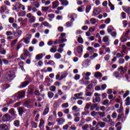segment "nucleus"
<instances>
[{
	"label": "nucleus",
	"instance_id": "obj_36",
	"mask_svg": "<svg viewBox=\"0 0 130 130\" xmlns=\"http://www.w3.org/2000/svg\"><path fill=\"white\" fill-rule=\"evenodd\" d=\"M96 113L97 114L100 115L101 117H105V112H98Z\"/></svg>",
	"mask_w": 130,
	"mask_h": 130
},
{
	"label": "nucleus",
	"instance_id": "obj_17",
	"mask_svg": "<svg viewBox=\"0 0 130 130\" xmlns=\"http://www.w3.org/2000/svg\"><path fill=\"white\" fill-rule=\"evenodd\" d=\"M128 38L127 37H125L124 35H123L120 38L121 42H126Z\"/></svg>",
	"mask_w": 130,
	"mask_h": 130
},
{
	"label": "nucleus",
	"instance_id": "obj_59",
	"mask_svg": "<svg viewBox=\"0 0 130 130\" xmlns=\"http://www.w3.org/2000/svg\"><path fill=\"white\" fill-rule=\"evenodd\" d=\"M129 95V91L127 90L126 91V92L123 95V98H125L127 97V96H128Z\"/></svg>",
	"mask_w": 130,
	"mask_h": 130
},
{
	"label": "nucleus",
	"instance_id": "obj_44",
	"mask_svg": "<svg viewBox=\"0 0 130 130\" xmlns=\"http://www.w3.org/2000/svg\"><path fill=\"white\" fill-rule=\"evenodd\" d=\"M83 130H89V125L88 124H85L82 126Z\"/></svg>",
	"mask_w": 130,
	"mask_h": 130
},
{
	"label": "nucleus",
	"instance_id": "obj_38",
	"mask_svg": "<svg viewBox=\"0 0 130 130\" xmlns=\"http://www.w3.org/2000/svg\"><path fill=\"white\" fill-rule=\"evenodd\" d=\"M117 112H118V113H123V107H122V106L120 107L119 109L117 110Z\"/></svg>",
	"mask_w": 130,
	"mask_h": 130
},
{
	"label": "nucleus",
	"instance_id": "obj_27",
	"mask_svg": "<svg viewBox=\"0 0 130 130\" xmlns=\"http://www.w3.org/2000/svg\"><path fill=\"white\" fill-rule=\"evenodd\" d=\"M7 9L8 7L6 6V5L2 6L1 7L0 12H1V13H4V12H6V11H7Z\"/></svg>",
	"mask_w": 130,
	"mask_h": 130
},
{
	"label": "nucleus",
	"instance_id": "obj_13",
	"mask_svg": "<svg viewBox=\"0 0 130 130\" xmlns=\"http://www.w3.org/2000/svg\"><path fill=\"white\" fill-rule=\"evenodd\" d=\"M61 2V6H64L65 7H67V6H69V2L68 0H59Z\"/></svg>",
	"mask_w": 130,
	"mask_h": 130
},
{
	"label": "nucleus",
	"instance_id": "obj_47",
	"mask_svg": "<svg viewBox=\"0 0 130 130\" xmlns=\"http://www.w3.org/2000/svg\"><path fill=\"white\" fill-rule=\"evenodd\" d=\"M90 23H91V24H92L93 25H95V24H96V19L95 18L90 19Z\"/></svg>",
	"mask_w": 130,
	"mask_h": 130
},
{
	"label": "nucleus",
	"instance_id": "obj_48",
	"mask_svg": "<svg viewBox=\"0 0 130 130\" xmlns=\"http://www.w3.org/2000/svg\"><path fill=\"white\" fill-rule=\"evenodd\" d=\"M91 8L92 7H91V6L90 5L87 6L86 8V10H85L86 13H89V12H90V10H91Z\"/></svg>",
	"mask_w": 130,
	"mask_h": 130
},
{
	"label": "nucleus",
	"instance_id": "obj_45",
	"mask_svg": "<svg viewBox=\"0 0 130 130\" xmlns=\"http://www.w3.org/2000/svg\"><path fill=\"white\" fill-rule=\"evenodd\" d=\"M49 10V7H42V12H47Z\"/></svg>",
	"mask_w": 130,
	"mask_h": 130
},
{
	"label": "nucleus",
	"instance_id": "obj_3",
	"mask_svg": "<svg viewBox=\"0 0 130 130\" xmlns=\"http://www.w3.org/2000/svg\"><path fill=\"white\" fill-rule=\"evenodd\" d=\"M14 97H16V100L17 99H23V98H25V91L22 90L18 92L15 95L13 96V98H14Z\"/></svg>",
	"mask_w": 130,
	"mask_h": 130
},
{
	"label": "nucleus",
	"instance_id": "obj_8",
	"mask_svg": "<svg viewBox=\"0 0 130 130\" xmlns=\"http://www.w3.org/2000/svg\"><path fill=\"white\" fill-rule=\"evenodd\" d=\"M84 95L83 92H80L79 93H76L74 94V96L77 98V99H81V100H85V99L83 97H82Z\"/></svg>",
	"mask_w": 130,
	"mask_h": 130
},
{
	"label": "nucleus",
	"instance_id": "obj_9",
	"mask_svg": "<svg viewBox=\"0 0 130 130\" xmlns=\"http://www.w3.org/2000/svg\"><path fill=\"white\" fill-rule=\"evenodd\" d=\"M11 119V116L9 114H6L3 117V121H9Z\"/></svg>",
	"mask_w": 130,
	"mask_h": 130
},
{
	"label": "nucleus",
	"instance_id": "obj_19",
	"mask_svg": "<svg viewBox=\"0 0 130 130\" xmlns=\"http://www.w3.org/2000/svg\"><path fill=\"white\" fill-rule=\"evenodd\" d=\"M8 126L5 124L0 125V130H8Z\"/></svg>",
	"mask_w": 130,
	"mask_h": 130
},
{
	"label": "nucleus",
	"instance_id": "obj_31",
	"mask_svg": "<svg viewBox=\"0 0 130 130\" xmlns=\"http://www.w3.org/2000/svg\"><path fill=\"white\" fill-rule=\"evenodd\" d=\"M114 29V28L112 27V26L111 25L109 26L107 28L108 32L109 34L111 33V32L113 31Z\"/></svg>",
	"mask_w": 130,
	"mask_h": 130
},
{
	"label": "nucleus",
	"instance_id": "obj_25",
	"mask_svg": "<svg viewBox=\"0 0 130 130\" xmlns=\"http://www.w3.org/2000/svg\"><path fill=\"white\" fill-rule=\"evenodd\" d=\"M87 50H88V51H89L90 53H94V52H95V48L92 47H88L87 48Z\"/></svg>",
	"mask_w": 130,
	"mask_h": 130
},
{
	"label": "nucleus",
	"instance_id": "obj_40",
	"mask_svg": "<svg viewBox=\"0 0 130 130\" xmlns=\"http://www.w3.org/2000/svg\"><path fill=\"white\" fill-rule=\"evenodd\" d=\"M125 105L126 106H128V105H130V98L129 96L127 97L126 99V103Z\"/></svg>",
	"mask_w": 130,
	"mask_h": 130
},
{
	"label": "nucleus",
	"instance_id": "obj_23",
	"mask_svg": "<svg viewBox=\"0 0 130 130\" xmlns=\"http://www.w3.org/2000/svg\"><path fill=\"white\" fill-rule=\"evenodd\" d=\"M56 50H57V47L53 46L52 48L50 49V51L52 53H55V52H56Z\"/></svg>",
	"mask_w": 130,
	"mask_h": 130
},
{
	"label": "nucleus",
	"instance_id": "obj_10",
	"mask_svg": "<svg viewBox=\"0 0 130 130\" xmlns=\"http://www.w3.org/2000/svg\"><path fill=\"white\" fill-rule=\"evenodd\" d=\"M57 122H58V125H61V124H63L65 122L66 120L62 118H59L56 119Z\"/></svg>",
	"mask_w": 130,
	"mask_h": 130
},
{
	"label": "nucleus",
	"instance_id": "obj_58",
	"mask_svg": "<svg viewBox=\"0 0 130 130\" xmlns=\"http://www.w3.org/2000/svg\"><path fill=\"white\" fill-rule=\"evenodd\" d=\"M14 21H15V19L13 17H10L9 18V23H10V24H13Z\"/></svg>",
	"mask_w": 130,
	"mask_h": 130
},
{
	"label": "nucleus",
	"instance_id": "obj_53",
	"mask_svg": "<svg viewBox=\"0 0 130 130\" xmlns=\"http://www.w3.org/2000/svg\"><path fill=\"white\" fill-rule=\"evenodd\" d=\"M124 115L123 114H122L121 115H118L117 120H118V121H120L121 118H122V116H124Z\"/></svg>",
	"mask_w": 130,
	"mask_h": 130
},
{
	"label": "nucleus",
	"instance_id": "obj_39",
	"mask_svg": "<svg viewBox=\"0 0 130 130\" xmlns=\"http://www.w3.org/2000/svg\"><path fill=\"white\" fill-rule=\"evenodd\" d=\"M33 6L35 7L36 8H39L40 7V4H39V3L38 2L36 1L33 3Z\"/></svg>",
	"mask_w": 130,
	"mask_h": 130
},
{
	"label": "nucleus",
	"instance_id": "obj_37",
	"mask_svg": "<svg viewBox=\"0 0 130 130\" xmlns=\"http://www.w3.org/2000/svg\"><path fill=\"white\" fill-rule=\"evenodd\" d=\"M25 15H26V12H25L24 11H22L21 12H19L18 14V17H24Z\"/></svg>",
	"mask_w": 130,
	"mask_h": 130
},
{
	"label": "nucleus",
	"instance_id": "obj_4",
	"mask_svg": "<svg viewBox=\"0 0 130 130\" xmlns=\"http://www.w3.org/2000/svg\"><path fill=\"white\" fill-rule=\"evenodd\" d=\"M75 17H77V15L76 14H72L70 16L71 21H68L66 23V26L68 28L69 27H72L73 26V22L75 21Z\"/></svg>",
	"mask_w": 130,
	"mask_h": 130
},
{
	"label": "nucleus",
	"instance_id": "obj_12",
	"mask_svg": "<svg viewBox=\"0 0 130 130\" xmlns=\"http://www.w3.org/2000/svg\"><path fill=\"white\" fill-rule=\"evenodd\" d=\"M30 82L29 81H24L21 85L19 86V88L22 89V88H25L26 86H28Z\"/></svg>",
	"mask_w": 130,
	"mask_h": 130
},
{
	"label": "nucleus",
	"instance_id": "obj_62",
	"mask_svg": "<svg viewBox=\"0 0 130 130\" xmlns=\"http://www.w3.org/2000/svg\"><path fill=\"white\" fill-rule=\"evenodd\" d=\"M92 121V118L91 117H87L85 119V121L86 122H89Z\"/></svg>",
	"mask_w": 130,
	"mask_h": 130
},
{
	"label": "nucleus",
	"instance_id": "obj_28",
	"mask_svg": "<svg viewBox=\"0 0 130 130\" xmlns=\"http://www.w3.org/2000/svg\"><path fill=\"white\" fill-rule=\"evenodd\" d=\"M36 21V17L34 16H32L31 18L29 19V22L32 24Z\"/></svg>",
	"mask_w": 130,
	"mask_h": 130
},
{
	"label": "nucleus",
	"instance_id": "obj_57",
	"mask_svg": "<svg viewBox=\"0 0 130 130\" xmlns=\"http://www.w3.org/2000/svg\"><path fill=\"white\" fill-rule=\"evenodd\" d=\"M28 94H33L34 93V89L32 88H29L28 90Z\"/></svg>",
	"mask_w": 130,
	"mask_h": 130
},
{
	"label": "nucleus",
	"instance_id": "obj_46",
	"mask_svg": "<svg viewBox=\"0 0 130 130\" xmlns=\"http://www.w3.org/2000/svg\"><path fill=\"white\" fill-rule=\"evenodd\" d=\"M113 76L115 77L116 78H119V72L117 71H115L113 73Z\"/></svg>",
	"mask_w": 130,
	"mask_h": 130
},
{
	"label": "nucleus",
	"instance_id": "obj_49",
	"mask_svg": "<svg viewBox=\"0 0 130 130\" xmlns=\"http://www.w3.org/2000/svg\"><path fill=\"white\" fill-rule=\"evenodd\" d=\"M62 108H68L69 107V103H66L61 105Z\"/></svg>",
	"mask_w": 130,
	"mask_h": 130
},
{
	"label": "nucleus",
	"instance_id": "obj_29",
	"mask_svg": "<svg viewBox=\"0 0 130 130\" xmlns=\"http://www.w3.org/2000/svg\"><path fill=\"white\" fill-rule=\"evenodd\" d=\"M123 11H124V12H125V13L128 14V15L130 14V8L129 7H125V8H123Z\"/></svg>",
	"mask_w": 130,
	"mask_h": 130
},
{
	"label": "nucleus",
	"instance_id": "obj_61",
	"mask_svg": "<svg viewBox=\"0 0 130 130\" xmlns=\"http://www.w3.org/2000/svg\"><path fill=\"white\" fill-rule=\"evenodd\" d=\"M21 47H22V44H21V43H19L16 47V50H19Z\"/></svg>",
	"mask_w": 130,
	"mask_h": 130
},
{
	"label": "nucleus",
	"instance_id": "obj_43",
	"mask_svg": "<svg viewBox=\"0 0 130 130\" xmlns=\"http://www.w3.org/2000/svg\"><path fill=\"white\" fill-rule=\"evenodd\" d=\"M47 64L50 66H55V62H54L53 60H49L48 62H47Z\"/></svg>",
	"mask_w": 130,
	"mask_h": 130
},
{
	"label": "nucleus",
	"instance_id": "obj_56",
	"mask_svg": "<svg viewBox=\"0 0 130 130\" xmlns=\"http://www.w3.org/2000/svg\"><path fill=\"white\" fill-rule=\"evenodd\" d=\"M111 36L113 37V38H116V36H117L116 32H115V31H112V32L111 33Z\"/></svg>",
	"mask_w": 130,
	"mask_h": 130
},
{
	"label": "nucleus",
	"instance_id": "obj_26",
	"mask_svg": "<svg viewBox=\"0 0 130 130\" xmlns=\"http://www.w3.org/2000/svg\"><path fill=\"white\" fill-rule=\"evenodd\" d=\"M77 10L79 12H83L85 11V6L84 5H82L80 7H78Z\"/></svg>",
	"mask_w": 130,
	"mask_h": 130
},
{
	"label": "nucleus",
	"instance_id": "obj_34",
	"mask_svg": "<svg viewBox=\"0 0 130 130\" xmlns=\"http://www.w3.org/2000/svg\"><path fill=\"white\" fill-rule=\"evenodd\" d=\"M48 96L49 98L51 99V98H53V96H54V93L51 91H49L48 92Z\"/></svg>",
	"mask_w": 130,
	"mask_h": 130
},
{
	"label": "nucleus",
	"instance_id": "obj_14",
	"mask_svg": "<svg viewBox=\"0 0 130 130\" xmlns=\"http://www.w3.org/2000/svg\"><path fill=\"white\" fill-rule=\"evenodd\" d=\"M42 25H44L45 27H47V28H49V29H50L52 27L51 24H49V23L47 22V21H44L43 22Z\"/></svg>",
	"mask_w": 130,
	"mask_h": 130
},
{
	"label": "nucleus",
	"instance_id": "obj_20",
	"mask_svg": "<svg viewBox=\"0 0 130 130\" xmlns=\"http://www.w3.org/2000/svg\"><path fill=\"white\" fill-rule=\"evenodd\" d=\"M10 113L12 115V116H14L15 118L17 117V114H16V112L15 111V109H11L10 110Z\"/></svg>",
	"mask_w": 130,
	"mask_h": 130
},
{
	"label": "nucleus",
	"instance_id": "obj_64",
	"mask_svg": "<svg viewBox=\"0 0 130 130\" xmlns=\"http://www.w3.org/2000/svg\"><path fill=\"white\" fill-rule=\"evenodd\" d=\"M62 128L63 130H68L69 129V125L66 124L63 126Z\"/></svg>",
	"mask_w": 130,
	"mask_h": 130
},
{
	"label": "nucleus",
	"instance_id": "obj_1",
	"mask_svg": "<svg viewBox=\"0 0 130 130\" xmlns=\"http://www.w3.org/2000/svg\"><path fill=\"white\" fill-rule=\"evenodd\" d=\"M15 74L16 73L13 69L7 70L6 74L5 76V80H6L7 82L13 81V80L15 79V77H16Z\"/></svg>",
	"mask_w": 130,
	"mask_h": 130
},
{
	"label": "nucleus",
	"instance_id": "obj_22",
	"mask_svg": "<svg viewBox=\"0 0 130 130\" xmlns=\"http://www.w3.org/2000/svg\"><path fill=\"white\" fill-rule=\"evenodd\" d=\"M27 55H28V53L25 52L21 55L20 58L22 59V60H24L25 58H27Z\"/></svg>",
	"mask_w": 130,
	"mask_h": 130
},
{
	"label": "nucleus",
	"instance_id": "obj_42",
	"mask_svg": "<svg viewBox=\"0 0 130 130\" xmlns=\"http://www.w3.org/2000/svg\"><path fill=\"white\" fill-rule=\"evenodd\" d=\"M77 41L79 43H80V44H83V43H84V40H83V38L81 37L78 38Z\"/></svg>",
	"mask_w": 130,
	"mask_h": 130
},
{
	"label": "nucleus",
	"instance_id": "obj_60",
	"mask_svg": "<svg viewBox=\"0 0 130 130\" xmlns=\"http://www.w3.org/2000/svg\"><path fill=\"white\" fill-rule=\"evenodd\" d=\"M121 16L122 19H125L126 18V14L124 12H122L121 13Z\"/></svg>",
	"mask_w": 130,
	"mask_h": 130
},
{
	"label": "nucleus",
	"instance_id": "obj_55",
	"mask_svg": "<svg viewBox=\"0 0 130 130\" xmlns=\"http://www.w3.org/2000/svg\"><path fill=\"white\" fill-rule=\"evenodd\" d=\"M17 41H18V39L13 40L11 43L12 47H14L15 46V44L17 43Z\"/></svg>",
	"mask_w": 130,
	"mask_h": 130
},
{
	"label": "nucleus",
	"instance_id": "obj_11",
	"mask_svg": "<svg viewBox=\"0 0 130 130\" xmlns=\"http://www.w3.org/2000/svg\"><path fill=\"white\" fill-rule=\"evenodd\" d=\"M59 6V2L58 1H55L52 3V9H56Z\"/></svg>",
	"mask_w": 130,
	"mask_h": 130
},
{
	"label": "nucleus",
	"instance_id": "obj_41",
	"mask_svg": "<svg viewBox=\"0 0 130 130\" xmlns=\"http://www.w3.org/2000/svg\"><path fill=\"white\" fill-rule=\"evenodd\" d=\"M108 5H109V7H110L111 11H113V10H114V6L112 5V3H111L110 1H109Z\"/></svg>",
	"mask_w": 130,
	"mask_h": 130
},
{
	"label": "nucleus",
	"instance_id": "obj_2",
	"mask_svg": "<svg viewBox=\"0 0 130 130\" xmlns=\"http://www.w3.org/2000/svg\"><path fill=\"white\" fill-rule=\"evenodd\" d=\"M13 11H16V12H19L21 9H22V11H25V6L20 4V3H16L15 5L12 6Z\"/></svg>",
	"mask_w": 130,
	"mask_h": 130
},
{
	"label": "nucleus",
	"instance_id": "obj_51",
	"mask_svg": "<svg viewBox=\"0 0 130 130\" xmlns=\"http://www.w3.org/2000/svg\"><path fill=\"white\" fill-rule=\"evenodd\" d=\"M124 62H125L124 59L123 58L119 59L118 62L120 64H123V63H124Z\"/></svg>",
	"mask_w": 130,
	"mask_h": 130
},
{
	"label": "nucleus",
	"instance_id": "obj_7",
	"mask_svg": "<svg viewBox=\"0 0 130 130\" xmlns=\"http://www.w3.org/2000/svg\"><path fill=\"white\" fill-rule=\"evenodd\" d=\"M103 41L105 42V43H107V45L109 46L110 45V39L109 38V36H105L103 38Z\"/></svg>",
	"mask_w": 130,
	"mask_h": 130
},
{
	"label": "nucleus",
	"instance_id": "obj_63",
	"mask_svg": "<svg viewBox=\"0 0 130 130\" xmlns=\"http://www.w3.org/2000/svg\"><path fill=\"white\" fill-rule=\"evenodd\" d=\"M112 118H116L117 117V113L116 112H113L112 114Z\"/></svg>",
	"mask_w": 130,
	"mask_h": 130
},
{
	"label": "nucleus",
	"instance_id": "obj_35",
	"mask_svg": "<svg viewBox=\"0 0 130 130\" xmlns=\"http://www.w3.org/2000/svg\"><path fill=\"white\" fill-rule=\"evenodd\" d=\"M18 112H19V115H22V114H23V112H24V108L23 107L19 108Z\"/></svg>",
	"mask_w": 130,
	"mask_h": 130
},
{
	"label": "nucleus",
	"instance_id": "obj_24",
	"mask_svg": "<svg viewBox=\"0 0 130 130\" xmlns=\"http://www.w3.org/2000/svg\"><path fill=\"white\" fill-rule=\"evenodd\" d=\"M43 57V54H39L36 56V60H40V59H42Z\"/></svg>",
	"mask_w": 130,
	"mask_h": 130
},
{
	"label": "nucleus",
	"instance_id": "obj_33",
	"mask_svg": "<svg viewBox=\"0 0 130 130\" xmlns=\"http://www.w3.org/2000/svg\"><path fill=\"white\" fill-rule=\"evenodd\" d=\"M85 96H86V97H92V92H89L88 91V89H86Z\"/></svg>",
	"mask_w": 130,
	"mask_h": 130
},
{
	"label": "nucleus",
	"instance_id": "obj_30",
	"mask_svg": "<svg viewBox=\"0 0 130 130\" xmlns=\"http://www.w3.org/2000/svg\"><path fill=\"white\" fill-rule=\"evenodd\" d=\"M98 125H100V127H104L106 125V123L102 121L99 122L98 123Z\"/></svg>",
	"mask_w": 130,
	"mask_h": 130
},
{
	"label": "nucleus",
	"instance_id": "obj_18",
	"mask_svg": "<svg viewBox=\"0 0 130 130\" xmlns=\"http://www.w3.org/2000/svg\"><path fill=\"white\" fill-rule=\"evenodd\" d=\"M77 51L78 53H82L83 52V45L78 46L77 47Z\"/></svg>",
	"mask_w": 130,
	"mask_h": 130
},
{
	"label": "nucleus",
	"instance_id": "obj_54",
	"mask_svg": "<svg viewBox=\"0 0 130 130\" xmlns=\"http://www.w3.org/2000/svg\"><path fill=\"white\" fill-rule=\"evenodd\" d=\"M14 124L15 126H17V127H19V125H20V122H19L18 120H16L14 122Z\"/></svg>",
	"mask_w": 130,
	"mask_h": 130
},
{
	"label": "nucleus",
	"instance_id": "obj_50",
	"mask_svg": "<svg viewBox=\"0 0 130 130\" xmlns=\"http://www.w3.org/2000/svg\"><path fill=\"white\" fill-rule=\"evenodd\" d=\"M49 89H50V91H51L52 92H54V91L56 90V87L53 85L50 86Z\"/></svg>",
	"mask_w": 130,
	"mask_h": 130
},
{
	"label": "nucleus",
	"instance_id": "obj_15",
	"mask_svg": "<svg viewBox=\"0 0 130 130\" xmlns=\"http://www.w3.org/2000/svg\"><path fill=\"white\" fill-rule=\"evenodd\" d=\"M68 75H69L68 74V72H67V71H64L63 72L61 73V78L60 79V80H62V79H64V78L67 77V76H68Z\"/></svg>",
	"mask_w": 130,
	"mask_h": 130
},
{
	"label": "nucleus",
	"instance_id": "obj_21",
	"mask_svg": "<svg viewBox=\"0 0 130 130\" xmlns=\"http://www.w3.org/2000/svg\"><path fill=\"white\" fill-rule=\"evenodd\" d=\"M95 78H102V73H100V72H97L94 73V75Z\"/></svg>",
	"mask_w": 130,
	"mask_h": 130
},
{
	"label": "nucleus",
	"instance_id": "obj_32",
	"mask_svg": "<svg viewBox=\"0 0 130 130\" xmlns=\"http://www.w3.org/2000/svg\"><path fill=\"white\" fill-rule=\"evenodd\" d=\"M54 57L56 59H59L61 58V54H59V53H56L54 55Z\"/></svg>",
	"mask_w": 130,
	"mask_h": 130
},
{
	"label": "nucleus",
	"instance_id": "obj_6",
	"mask_svg": "<svg viewBox=\"0 0 130 130\" xmlns=\"http://www.w3.org/2000/svg\"><path fill=\"white\" fill-rule=\"evenodd\" d=\"M31 37L32 35L27 34L26 35V37L25 38H23L22 40L23 41V42L25 43V44H29V43H30V39H31Z\"/></svg>",
	"mask_w": 130,
	"mask_h": 130
},
{
	"label": "nucleus",
	"instance_id": "obj_5",
	"mask_svg": "<svg viewBox=\"0 0 130 130\" xmlns=\"http://www.w3.org/2000/svg\"><path fill=\"white\" fill-rule=\"evenodd\" d=\"M94 95L95 97V99H93L92 102H93V103H96V102H100V101H101V98H100V96H101V94L95 92L94 93Z\"/></svg>",
	"mask_w": 130,
	"mask_h": 130
},
{
	"label": "nucleus",
	"instance_id": "obj_52",
	"mask_svg": "<svg viewBox=\"0 0 130 130\" xmlns=\"http://www.w3.org/2000/svg\"><path fill=\"white\" fill-rule=\"evenodd\" d=\"M48 112H49V108H46L43 112L44 115H46V114H47V113H48Z\"/></svg>",
	"mask_w": 130,
	"mask_h": 130
},
{
	"label": "nucleus",
	"instance_id": "obj_16",
	"mask_svg": "<svg viewBox=\"0 0 130 130\" xmlns=\"http://www.w3.org/2000/svg\"><path fill=\"white\" fill-rule=\"evenodd\" d=\"M101 12V10L99 8H95L93 10V13L95 15H99Z\"/></svg>",
	"mask_w": 130,
	"mask_h": 130
}]
</instances>
